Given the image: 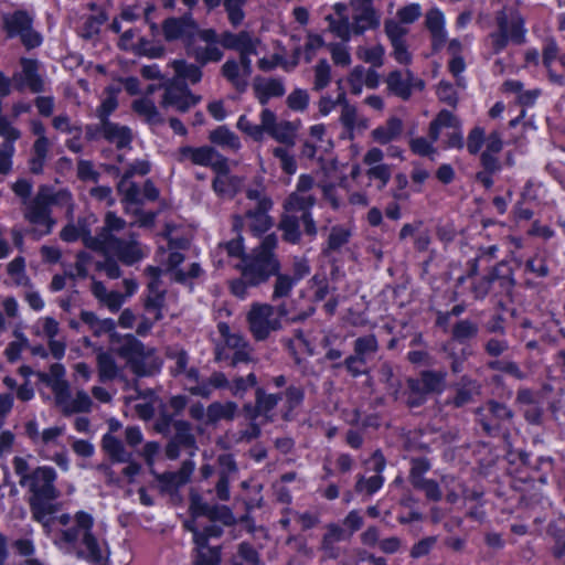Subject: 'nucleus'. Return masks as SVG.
Listing matches in <instances>:
<instances>
[{
	"label": "nucleus",
	"instance_id": "nucleus-1",
	"mask_svg": "<svg viewBox=\"0 0 565 565\" xmlns=\"http://www.w3.org/2000/svg\"><path fill=\"white\" fill-rule=\"evenodd\" d=\"M14 472L20 477L19 484L26 488L31 493L29 504L34 520L44 527H49L54 521L53 514L56 511L54 500L58 491L54 487L56 472L51 467H38L30 469L28 461L22 457H14Z\"/></svg>",
	"mask_w": 565,
	"mask_h": 565
},
{
	"label": "nucleus",
	"instance_id": "nucleus-2",
	"mask_svg": "<svg viewBox=\"0 0 565 565\" xmlns=\"http://www.w3.org/2000/svg\"><path fill=\"white\" fill-rule=\"evenodd\" d=\"M94 519L90 514L78 511L73 524L61 532L62 541L78 558L92 565H109V551L105 542H99L92 533Z\"/></svg>",
	"mask_w": 565,
	"mask_h": 565
},
{
	"label": "nucleus",
	"instance_id": "nucleus-3",
	"mask_svg": "<svg viewBox=\"0 0 565 565\" xmlns=\"http://www.w3.org/2000/svg\"><path fill=\"white\" fill-rule=\"evenodd\" d=\"M316 203L312 195H303L298 192L291 193L285 201V214L279 222V230L282 232L284 241L290 244H298L301 239L300 223L303 225V233L313 238L318 233L316 222L311 215V207Z\"/></svg>",
	"mask_w": 565,
	"mask_h": 565
},
{
	"label": "nucleus",
	"instance_id": "nucleus-4",
	"mask_svg": "<svg viewBox=\"0 0 565 565\" xmlns=\"http://www.w3.org/2000/svg\"><path fill=\"white\" fill-rule=\"evenodd\" d=\"M278 238L275 234H269L263 238L260 244L253 248L250 254L243 258V277H245L250 286H259L267 282L270 277L281 268L275 249Z\"/></svg>",
	"mask_w": 565,
	"mask_h": 565
},
{
	"label": "nucleus",
	"instance_id": "nucleus-5",
	"mask_svg": "<svg viewBox=\"0 0 565 565\" xmlns=\"http://www.w3.org/2000/svg\"><path fill=\"white\" fill-rule=\"evenodd\" d=\"M72 196L70 192L61 190L53 192L51 189L40 188L35 198L26 206L25 218L36 225H44L46 230L42 234H49L55 221L51 217L52 205L71 206Z\"/></svg>",
	"mask_w": 565,
	"mask_h": 565
},
{
	"label": "nucleus",
	"instance_id": "nucleus-6",
	"mask_svg": "<svg viewBox=\"0 0 565 565\" xmlns=\"http://www.w3.org/2000/svg\"><path fill=\"white\" fill-rule=\"evenodd\" d=\"M476 422L481 426L488 437H510L508 425L514 419V412L504 403L497 399H488L483 405L475 409Z\"/></svg>",
	"mask_w": 565,
	"mask_h": 565
},
{
	"label": "nucleus",
	"instance_id": "nucleus-7",
	"mask_svg": "<svg viewBox=\"0 0 565 565\" xmlns=\"http://www.w3.org/2000/svg\"><path fill=\"white\" fill-rule=\"evenodd\" d=\"M445 371L425 370L417 377H408L403 392L405 404L409 408L423 406L430 394H440L446 387Z\"/></svg>",
	"mask_w": 565,
	"mask_h": 565
},
{
	"label": "nucleus",
	"instance_id": "nucleus-8",
	"mask_svg": "<svg viewBox=\"0 0 565 565\" xmlns=\"http://www.w3.org/2000/svg\"><path fill=\"white\" fill-rule=\"evenodd\" d=\"M524 19L518 12L508 14L505 10H500L495 13V24L498 30L490 33V46L493 54H499L503 51L509 42L521 45L525 43Z\"/></svg>",
	"mask_w": 565,
	"mask_h": 565
},
{
	"label": "nucleus",
	"instance_id": "nucleus-9",
	"mask_svg": "<svg viewBox=\"0 0 565 565\" xmlns=\"http://www.w3.org/2000/svg\"><path fill=\"white\" fill-rule=\"evenodd\" d=\"M3 30L8 38H19L26 50L41 45L42 35L33 29V18L24 10L2 15Z\"/></svg>",
	"mask_w": 565,
	"mask_h": 565
},
{
	"label": "nucleus",
	"instance_id": "nucleus-10",
	"mask_svg": "<svg viewBox=\"0 0 565 565\" xmlns=\"http://www.w3.org/2000/svg\"><path fill=\"white\" fill-rule=\"evenodd\" d=\"M185 54L201 66L220 62L224 52L220 46L218 33L214 29H202L198 38L186 45Z\"/></svg>",
	"mask_w": 565,
	"mask_h": 565
},
{
	"label": "nucleus",
	"instance_id": "nucleus-11",
	"mask_svg": "<svg viewBox=\"0 0 565 565\" xmlns=\"http://www.w3.org/2000/svg\"><path fill=\"white\" fill-rule=\"evenodd\" d=\"M379 351V342L374 334L359 337L353 342V354L345 358L342 362H337L333 367L344 366L348 373L353 377L366 374L363 367L367 360Z\"/></svg>",
	"mask_w": 565,
	"mask_h": 565
},
{
	"label": "nucleus",
	"instance_id": "nucleus-12",
	"mask_svg": "<svg viewBox=\"0 0 565 565\" xmlns=\"http://www.w3.org/2000/svg\"><path fill=\"white\" fill-rule=\"evenodd\" d=\"M247 321L256 340L263 341L273 331L281 329L280 320L275 317V307L268 303H255L252 306Z\"/></svg>",
	"mask_w": 565,
	"mask_h": 565
},
{
	"label": "nucleus",
	"instance_id": "nucleus-13",
	"mask_svg": "<svg viewBox=\"0 0 565 565\" xmlns=\"http://www.w3.org/2000/svg\"><path fill=\"white\" fill-rule=\"evenodd\" d=\"M189 511L193 518L205 516L211 522H220L224 526H232L236 523V519L228 507L210 504L198 493L190 494Z\"/></svg>",
	"mask_w": 565,
	"mask_h": 565
},
{
	"label": "nucleus",
	"instance_id": "nucleus-14",
	"mask_svg": "<svg viewBox=\"0 0 565 565\" xmlns=\"http://www.w3.org/2000/svg\"><path fill=\"white\" fill-rule=\"evenodd\" d=\"M163 34L167 41L181 40L186 50V45L198 38L202 30L191 13L180 18H168L162 24Z\"/></svg>",
	"mask_w": 565,
	"mask_h": 565
},
{
	"label": "nucleus",
	"instance_id": "nucleus-15",
	"mask_svg": "<svg viewBox=\"0 0 565 565\" xmlns=\"http://www.w3.org/2000/svg\"><path fill=\"white\" fill-rule=\"evenodd\" d=\"M174 434L166 446V456L174 460L180 456L181 448L196 449V438L192 433V425L183 419L173 423Z\"/></svg>",
	"mask_w": 565,
	"mask_h": 565
},
{
	"label": "nucleus",
	"instance_id": "nucleus-16",
	"mask_svg": "<svg viewBox=\"0 0 565 565\" xmlns=\"http://www.w3.org/2000/svg\"><path fill=\"white\" fill-rule=\"evenodd\" d=\"M278 122L276 114L268 108H264L260 113L259 125L253 124L245 115H242L237 120L236 127L254 141L259 142L264 140L265 134L270 135Z\"/></svg>",
	"mask_w": 565,
	"mask_h": 565
},
{
	"label": "nucleus",
	"instance_id": "nucleus-17",
	"mask_svg": "<svg viewBox=\"0 0 565 565\" xmlns=\"http://www.w3.org/2000/svg\"><path fill=\"white\" fill-rule=\"evenodd\" d=\"M200 100L201 97L192 94L185 84L169 85L164 89L162 106H172L179 111L185 113Z\"/></svg>",
	"mask_w": 565,
	"mask_h": 565
},
{
	"label": "nucleus",
	"instance_id": "nucleus-18",
	"mask_svg": "<svg viewBox=\"0 0 565 565\" xmlns=\"http://www.w3.org/2000/svg\"><path fill=\"white\" fill-rule=\"evenodd\" d=\"M22 72L14 76L15 89L22 92L28 87L32 93L44 92V81L39 74V63L36 60L21 58Z\"/></svg>",
	"mask_w": 565,
	"mask_h": 565
},
{
	"label": "nucleus",
	"instance_id": "nucleus-19",
	"mask_svg": "<svg viewBox=\"0 0 565 565\" xmlns=\"http://www.w3.org/2000/svg\"><path fill=\"white\" fill-rule=\"evenodd\" d=\"M108 252L113 253L125 265H134L143 258L139 244L134 239H122L111 235Z\"/></svg>",
	"mask_w": 565,
	"mask_h": 565
},
{
	"label": "nucleus",
	"instance_id": "nucleus-20",
	"mask_svg": "<svg viewBox=\"0 0 565 565\" xmlns=\"http://www.w3.org/2000/svg\"><path fill=\"white\" fill-rule=\"evenodd\" d=\"M218 42L221 49L234 50L241 53L243 51L256 52L259 40L252 36L247 31H241L238 33L224 31L218 34Z\"/></svg>",
	"mask_w": 565,
	"mask_h": 565
},
{
	"label": "nucleus",
	"instance_id": "nucleus-21",
	"mask_svg": "<svg viewBox=\"0 0 565 565\" xmlns=\"http://www.w3.org/2000/svg\"><path fill=\"white\" fill-rule=\"evenodd\" d=\"M413 81L414 74L409 70L405 72V77L401 71H393L388 74L386 83L391 92L402 99L407 100L412 95V86L418 89H422L424 86L422 81L412 84Z\"/></svg>",
	"mask_w": 565,
	"mask_h": 565
},
{
	"label": "nucleus",
	"instance_id": "nucleus-22",
	"mask_svg": "<svg viewBox=\"0 0 565 565\" xmlns=\"http://www.w3.org/2000/svg\"><path fill=\"white\" fill-rule=\"evenodd\" d=\"M358 13L353 17L351 30L354 34L361 35L366 30L376 29L380 25V17L371 3H359Z\"/></svg>",
	"mask_w": 565,
	"mask_h": 565
},
{
	"label": "nucleus",
	"instance_id": "nucleus-23",
	"mask_svg": "<svg viewBox=\"0 0 565 565\" xmlns=\"http://www.w3.org/2000/svg\"><path fill=\"white\" fill-rule=\"evenodd\" d=\"M480 388L481 386L476 380L465 375L458 383L454 397L447 399L446 403L456 408H461L473 402L475 395L480 394Z\"/></svg>",
	"mask_w": 565,
	"mask_h": 565
},
{
	"label": "nucleus",
	"instance_id": "nucleus-24",
	"mask_svg": "<svg viewBox=\"0 0 565 565\" xmlns=\"http://www.w3.org/2000/svg\"><path fill=\"white\" fill-rule=\"evenodd\" d=\"M215 156L216 150L213 147L203 146L194 148L191 146H183L178 150L177 160L179 162L190 160L193 164L207 167L212 164V160Z\"/></svg>",
	"mask_w": 565,
	"mask_h": 565
},
{
	"label": "nucleus",
	"instance_id": "nucleus-25",
	"mask_svg": "<svg viewBox=\"0 0 565 565\" xmlns=\"http://www.w3.org/2000/svg\"><path fill=\"white\" fill-rule=\"evenodd\" d=\"M373 460H374V470L376 471L377 475L372 476L369 479H365L363 476H361V477H359L356 484H355V490L358 492L365 490L369 495L375 493L382 487L383 481H384L383 477L380 473L385 468V459L380 450H376L374 452Z\"/></svg>",
	"mask_w": 565,
	"mask_h": 565
},
{
	"label": "nucleus",
	"instance_id": "nucleus-26",
	"mask_svg": "<svg viewBox=\"0 0 565 565\" xmlns=\"http://www.w3.org/2000/svg\"><path fill=\"white\" fill-rule=\"evenodd\" d=\"M492 281L499 282L500 294L508 300H511L515 280L512 268L504 262L499 263L491 269Z\"/></svg>",
	"mask_w": 565,
	"mask_h": 565
},
{
	"label": "nucleus",
	"instance_id": "nucleus-27",
	"mask_svg": "<svg viewBox=\"0 0 565 565\" xmlns=\"http://www.w3.org/2000/svg\"><path fill=\"white\" fill-rule=\"evenodd\" d=\"M221 74L238 93L243 94L247 90L248 78L241 71L236 60H227L221 67Z\"/></svg>",
	"mask_w": 565,
	"mask_h": 565
},
{
	"label": "nucleus",
	"instance_id": "nucleus-28",
	"mask_svg": "<svg viewBox=\"0 0 565 565\" xmlns=\"http://www.w3.org/2000/svg\"><path fill=\"white\" fill-rule=\"evenodd\" d=\"M268 212L269 210H260V207H248L242 216L248 221V227L254 235H262L273 226Z\"/></svg>",
	"mask_w": 565,
	"mask_h": 565
},
{
	"label": "nucleus",
	"instance_id": "nucleus-29",
	"mask_svg": "<svg viewBox=\"0 0 565 565\" xmlns=\"http://www.w3.org/2000/svg\"><path fill=\"white\" fill-rule=\"evenodd\" d=\"M104 138L118 149L128 148L132 140L131 130L113 121L104 122Z\"/></svg>",
	"mask_w": 565,
	"mask_h": 565
},
{
	"label": "nucleus",
	"instance_id": "nucleus-30",
	"mask_svg": "<svg viewBox=\"0 0 565 565\" xmlns=\"http://www.w3.org/2000/svg\"><path fill=\"white\" fill-rule=\"evenodd\" d=\"M237 411L238 406L234 402H214L206 408V424H215L220 420H233Z\"/></svg>",
	"mask_w": 565,
	"mask_h": 565
},
{
	"label": "nucleus",
	"instance_id": "nucleus-31",
	"mask_svg": "<svg viewBox=\"0 0 565 565\" xmlns=\"http://www.w3.org/2000/svg\"><path fill=\"white\" fill-rule=\"evenodd\" d=\"M102 447L114 462H129L132 458V454L126 450L122 441L111 434L103 437Z\"/></svg>",
	"mask_w": 565,
	"mask_h": 565
},
{
	"label": "nucleus",
	"instance_id": "nucleus-32",
	"mask_svg": "<svg viewBox=\"0 0 565 565\" xmlns=\"http://www.w3.org/2000/svg\"><path fill=\"white\" fill-rule=\"evenodd\" d=\"M403 131V121L397 117H391L386 124L375 128L372 131L373 139L381 143L386 145L397 139Z\"/></svg>",
	"mask_w": 565,
	"mask_h": 565
},
{
	"label": "nucleus",
	"instance_id": "nucleus-33",
	"mask_svg": "<svg viewBox=\"0 0 565 565\" xmlns=\"http://www.w3.org/2000/svg\"><path fill=\"white\" fill-rule=\"evenodd\" d=\"M244 227V218L241 215L233 216L232 230L236 233V237L231 241L220 244L221 248H224L228 256L232 257H242L244 258V245H243V236L241 234Z\"/></svg>",
	"mask_w": 565,
	"mask_h": 565
},
{
	"label": "nucleus",
	"instance_id": "nucleus-34",
	"mask_svg": "<svg viewBox=\"0 0 565 565\" xmlns=\"http://www.w3.org/2000/svg\"><path fill=\"white\" fill-rule=\"evenodd\" d=\"M82 230V241L87 248L95 252H108L111 233L100 230L95 236H92L86 221H83Z\"/></svg>",
	"mask_w": 565,
	"mask_h": 565
},
{
	"label": "nucleus",
	"instance_id": "nucleus-35",
	"mask_svg": "<svg viewBox=\"0 0 565 565\" xmlns=\"http://www.w3.org/2000/svg\"><path fill=\"white\" fill-rule=\"evenodd\" d=\"M209 139L212 143L228 148L231 150H238L241 148L239 138L231 131L226 126H220L210 132Z\"/></svg>",
	"mask_w": 565,
	"mask_h": 565
},
{
	"label": "nucleus",
	"instance_id": "nucleus-36",
	"mask_svg": "<svg viewBox=\"0 0 565 565\" xmlns=\"http://www.w3.org/2000/svg\"><path fill=\"white\" fill-rule=\"evenodd\" d=\"M194 565H218L221 562V547H211L209 544L194 543Z\"/></svg>",
	"mask_w": 565,
	"mask_h": 565
},
{
	"label": "nucleus",
	"instance_id": "nucleus-37",
	"mask_svg": "<svg viewBox=\"0 0 565 565\" xmlns=\"http://www.w3.org/2000/svg\"><path fill=\"white\" fill-rule=\"evenodd\" d=\"M97 366L100 382L111 381L117 376L118 367L114 356L97 349Z\"/></svg>",
	"mask_w": 565,
	"mask_h": 565
},
{
	"label": "nucleus",
	"instance_id": "nucleus-38",
	"mask_svg": "<svg viewBox=\"0 0 565 565\" xmlns=\"http://www.w3.org/2000/svg\"><path fill=\"white\" fill-rule=\"evenodd\" d=\"M351 237V232L340 225L332 226L327 246L323 248L322 253L324 256H330L331 253L338 252L342 246L349 243Z\"/></svg>",
	"mask_w": 565,
	"mask_h": 565
},
{
	"label": "nucleus",
	"instance_id": "nucleus-39",
	"mask_svg": "<svg viewBox=\"0 0 565 565\" xmlns=\"http://www.w3.org/2000/svg\"><path fill=\"white\" fill-rule=\"evenodd\" d=\"M478 333L479 326L468 319L459 320L451 330L452 339L461 344L477 338Z\"/></svg>",
	"mask_w": 565,
	"mask_h": 565
},
{
	"label": "nucleus",
	"instance_id": "nucleus-40",
	"mask_svg": "<svg viewBox=\"0 0 565 565\" xmlns=\"http://www.w3.org/2000/svg\"><path fill=\"white\" fill-rule=\"evenodd\" d=\"M298 125L292 121H279L276 128L270 132V137L276 141L292 147L296 143V131Z\"/></svg>",
	"mask_w": 565,
	"mask_h": 565
},
{
	"label": "nucleus",
	"instance_id": "nucleus-41",
	"mask_svg": "<svg viewBox=\"0 0 565 565\" xmlns=\"http://www.w3.org/2000/svg\"><path fill=\"white\" fill-rule=\"evenodd\" d=\"M132 108L138 115L145 117L147 122L150 125H160L163 122V118L161 117L153 102L150 99L143 98L135 100Z\"/></svg>",
	"mask_w": 565,
	"mask_h": 565
},
{
	"label": "nucleus",
	"instance_id": "nucleus-42",
	"mask_svg": "<svg viewBox=\"0 0 565 565\" xmlns=\"http://www.w3.org/2000/svg\"><path fill=\"white\" fill-rule=\"evenodd\" d=\"M64 374V366L60 363H54L51 365L49 374L40 373L39 377L42 382L50 385L54 392L60 393L67 386L66 382L63 380Z\"/></svg>",
	"mask_w": 565,
	"mask_h": 565
},
{
	"label": "nucleus",
	"instance_id": "nucleus-43",
	"mask_svg": "<svg viewBox=\"0 0 565 565\" xmlns=\"http://www.w3.org/2000/svg\"><path fill=\"white\" fill-rule=\"evenodd\" d=\"M273 277L276 278L271 295L273 301L289 297L294 286L297 284L295 279H292L290 275L281 274L280 270Z\"/></svg>",
	"mask_w": 565,
	"mask_h": 565
},
{
	"label": "nucleus",
	"instance_id": "nucleus-44",
	"mask_svg": "<svg viewBox=\"0 0 565 565\" xmlns=\"http://www.w3.org/2000/svg\"><path fill=\"white\" fill-rule=\"evenodd\" d=\"M173 67L180 77L189 79L192 84L199 83L202 78V66L196 62L195 64H192L184 60H175L173 62Z\"/></svg>",
	"mask_w": 565,
	"mask_h": 565
},
{
	"label": "nucleus",
	"instance_id": "nucleus-45",
	"mask_svg": "<svg viewBox=\"0 0 565 565\" xmlns=\"http://www.w3.org/2000/svg\"><path fill=\"white\" fill-rule=\"evenodd\" d=\"M255 399L258 404V411H260L263 416L267 419H270L269 413L281 399V394H267L264 388L258 387L255 392Z\"/></svg>",
	"mask_w": 565,
	"mask_h": 565
},
{
	"label": "nucleus",
	"instance_id": "nucleus-46",
	"mask_svg": "<svg viewBox=\"0 0 565 565\" xmlns=\"http://www.w3.org/2000/svg\"><path fill=\"white\" fill-rule=\"evenodd\" d=\"M238 185L239 179L228 175H217L212 182V188L218 195L233 196L236 193Z\"/></svg>",
	"mask_w": 565,
	"mask_h": 565
},
{
	"label": "nucleus",
	"instance_id": "nucleus-47",
	"mask_svg": "<svg viewBox=\"0 0 565 565\" xmlns=\"http://www.w3.org/2000/svg\"><path fill=\"white\" fill-rule=\"evenodd\" d=\"M380 381L385 383L394 399H398L401 382L395 379L393 366L390 363L381 364L379 369Z\"/></svg>",
	"mask_w": 565,
	"mask_h": 565
},
{
	"label": "nucleus",
	"instance_id": "nucleus-48",
	"mask_svg": "<svg viewBox=\"0 0 565 565\" xmlns=\"http://www.w3.org/2000/svg\"><path fill=\"white\" fill-rule=\"evenodd\" d=\"M246 198L255 202L254 207H260V210H270L273 207V201L265 193V188L262 183V179L257 181L256 188H248L246 190Z\"/></svg>",
	"mask_w": 565,
	"mask_h": 565
},
{
	"label": "nucleus",
	"instance_id": "nucleus-49",
	"mask_svg": "<svg viewBox=\"0 0 565 565\" xmlns=\"http://www.w3.org/2000/svg\"><path fill=\"white\" fill-rule=\"evenodd\" d=\"M247 1L248 0H223L222 3L227 13L228 21L233 26H237L243 22L245 18L243 7Z\"/></svg>",
	"mask_w": 565,
	"mask_h": 565
},
{
	"label": "nucleus",
	"instance_id": "nucleus-50",
	"mask_svg": "<svg viewBox=\"0 0 565 565\" xmlns=\"http://www.w3.org/2000/svg\"><path fill=\"white\" fill-rule=\"evenodd\" d=\"M265 90L270 97H281L285 95L286 89L281 79L270 78L265 82L260 77H256L254 81V90Z\"/></svg>",
	"mask_w": 565,
	"mask_h": 565
},
{
	"label": "nucleus",
	"instance_id": "nucleus-51",
	"mask_svg": "<svg viewBox=\"0 0 565 565\" xmlns=\"http://www.w3.org/2000/svg\"><path fill=\"white\" fill-rule=\"evenodd\" d=\"M487 365L490 370L507 373L516 380H523L525 377V373L522 372L519 365L513 361L493 360L489 361Z\"/></svg>",
	"mask_w": 565,
	"mask_h": 565
},
{
	"label": "nucleus",
	"instance_id": "nucleus-52",
	"mask_svg": "<svg viewBox=\"0 0 565 565\" xmlns=\"http://www.w3.org/2000/svg\"><path fill=\"white\" fill-rule=\"evenodd\" d=\"M331 81V67L327 60H320L315 66L313 89L321 90L329 85Z\"/></svg>",
	"mask_w": 565,
	"mask_h": 565
},
{
	"label": "nucleus",
	"instance_id": "nucleus-53",
	"mask_svg": "<svg viewBox=\"0 0 565 565\" xmlns=\"http://www.w3.org/2000/svg\"><path fill=\"white\" fill-rule=\"evenodd\" d=\"M166 291L148 294L145 299V308L148 312L154 313V321L161 320V309L164 307Z\"/></svg>",
	"mask_w": 565,
	"mask_h": 565
},
{
	"label": "nucleus",
	"instance_id": "nucleus-54",
	"mask_svg": "<svg viewBox=\"0 0 565 565\" xmlns=\"http://www.w3.org/2000/svg\"><path fill=\"white\" fill-rule=\"evenodd\" d=\"M129 180L130 179L122 177L117 186L118 191L124 195L125 201L134 204L141 203L140 189L138 184L130 182Z\"/></svg>",
	"mask_w": 565,
	"mask_h": 565
},
{
	"label": "nucleus",
	"instance_id": "nucleus-55",
	"mask_svg": "<svg viewBox=\"0 0 565 565\" xmlns=\"http://www.w3.org/2000/svg\"><path fill=\"white\" fill-rule=\"evenodd\" d=\"M286 102L290 109L303 111L309 104V94L305 89L296 88L289 94Z\"/></svg>",
	"mask_w": 565,
	"mask_h": 565
},
{
	"label": "nucleus",
	"instance_id": "nucleus-56",
	"mask_svg": "<svg viewBox=\"0 0 565 565\" xmlns=\"http://www.w3.org/2000/svg\"><path fill=\"white\" fill-rule=\"evenodd\" d=\"M119 354L125 358L139 356L143 354V344L134 335H127L119 349Z\"/></svg>",
	"mask_w": 565,
	"mask_h": 565
},
{
	"label": "nucleus",
	"instance_id": "nucleus-57",
	"mask_svg": "<svg viewBox=\"0 0 565 565\" xmlns=\"http://www.w3.org/2000/svg\"><path fill=\"white\" fill-rule=\"evenodd\" d=\"M156 479L161 484V490L164 492H171L179 487L183 486V481L177 472H163V473H154Z\"/></svg>",
	"mask_w": 565,
	"mask_h": 565
},
{
	"label": "nucleus",
	"instance_id": "nucleus-58",
	"mask_svg": "<svg viewBox=\"0 0 565 565\" xmlns=\"http://www.w3.org/2000/svg\"><path fill=\"white\" fill-rule=\"evenodd\" d=\"M136 52L151 58H159L163 56L164 47L162 45L152 44L149 40L141 38L136 45Z\"/></svg>",
	"mask_w": 565,
	"mask_h": 565
},
{
	"label": "nucleus",
	"instance_id": "nucleus-59",
	"mask_svg": "<svg viewBox=\"0 0 565 565\" xmlns=\"http://www.w3.org/2000/svg\"><path fill=\"white\" fill-rule=\"evenodd\" d=\"M237 556L241 557L247 565H262L258 552L252 544L247 542H242L238 544Z\"/></svg>",
	"mask_w": 565,
	"mask_h": 565
},
{
	"label": "nucleus",
	"instance_id": "nucleus-60",
	"mask_svg": "<svg viewBox=\"0 0 565 565\" xmlns=\"http://www.w3.org/2000/svg\"><path fill=\"white\" fill-rule=\"evenodd\" d=\"M426 26L433 36L443 35L444 17L439 10L428 11L426 14Z\"/></svg>",
	"mask_w": 565,
	"mask_h": 565
},
{
	"label": "nucleus",
	"instance_id": "nucleus-61",
	"mask_svg": "<svg viewBox=\"0 0 565 565\" xmlns=\"http://www.w3.org/2000/svg\"><path fill=\"white\" fill-rule=\"evenodd\" d=\"M273 154L280 160V167L287 174H294L297 170V163L292 156L286 149L277 147L273 150Z\"/></svg>",
	"mask_w": 565,
	"mask_h": 565
},
{
	"label": "nucleus",
	"instance_id": "nucleus-62",
	"mask_svg": "<svg viewBox=\"0 0 565 565\" xmlns=\"http://www.w3.org/2000/svg\"><path fill=\"white\" fill-rule=\"evenodd\" d=\"M484 142V130L481 127H475L468 136L467 149L471 154H477Z\"/></svg>",
	"mask_w": 565,
	"mask_h": 565
},
{
	"label": "nucleus",
	"instance_id": "nucleus-63",
	"mask_svg": "<svg viewBox=\"0 0 565 565\" xmlns=\"http://www.w3.org/2000/svg\"><path fill=\"white\" fill-rule=\"evenodd\" d=\"M257 383L256 375L249 373L246 377L238 376L233 381L231 386L233 395H243L249 387L255 386Z\"/></svg>",
	"mask_w": 565,
	"mask_h": 565
},
{
	"label": "nucleus",
	"instance_id": "nucleus-64",
	"mask_svg": "<svg viewBox=\"0 0 565 565\" xmlns=\"http://www.w3.org/2000/svg\"><path fill=\"white\" fill-rule=\"evenodd\" d=\"M385 33L390 39L391 43L405 41L404 38L407 33V29L402 26L394 20H387L385 22Z\"/></svg>",
	"mask_w": 565,
	"mask_h": 565
}]
</instances>
